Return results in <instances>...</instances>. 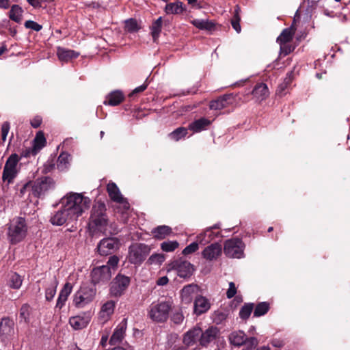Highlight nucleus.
Listing matches in <instances>:
<instances>
[{
    "mask_svg": "<svg viewBox=\"0 0 350 350\" xmlns=\"http://www.w3.org/2000/svg\"><path fill=\"white\" fill-rule=\"evenodd\" d=\"M91 203L88 197L75 192L66 193L59 202L75 221L90 208Z\"/></svg>",
    "mask_w": 350,
    "mask_h": 350,
    "instance_id": "obj_1",
    "label": "nucleus"
},
{
    "mask_svg": "<svg viewBox=\"0 0 350 350\" xmlns=\"http://www.w3.org/2000/svg\"><path fill=\"white\" fill-rule=\"evenodd\" d=\"M55 183L53 178L49 176H43L36 179L33 182L26 183L21 189V193L24 194L27 191H31L33 196L40 198L48 191L53 189Z\"/></svg>",
    "mask_w": 350,
    "mask_h": 350,
    "instance_id": "obj_2",
    "label": "nucleus"
},
{
    "mask_svg": "<svg viewBox=\"0 0 350 350\" xmlns=\"http://www.w3.org/2000/svg\"><path fill=\"white\" fill-rule=\"evenodd\" d=\"M172 304L169 301H159L152 303L148 308V317L154 322L163 323L169 317Z\"/></svg>",
    "mask_w": 350,
    "mask_h": 350,
    "instance_id": "obj_3",
    "label": "nucleus"
},
{
    "mask_svg": "<svg viewBox=\"0 0 350 350\" xmlns=\"http://www.w3.org/2000/svg\"><path fill=\"white\" fill-rule=\"evenodd\" d=\"M27 232L25 219L21 217H15L9 225L8 239L11 244H16L25 238Z\"/></svg>",
    "mask_w": 350,
    "mask_h": 350,
    "instance_id": "obj_4",
    "label": "nucleus"
},
{
    "mask_svg": "<svg viewBox=\"0 0 350 350\" xmlns=\"http://www.w3.org/2000/svg\"><path fill=\"white\" fill-rule=\"evenodd\" d=\"M96 290L88 285H82L75 293L73 304L77 308H83L95 298Z\"/></svg>",
    "mask_w": 350,
    "mask_h": 350,
    "instance_id": "obj_5",
    "label": "nucleus"
},
{
    "mask_svg": "<svg viewBox=\"0 0 350 350\" xmlns=\"http://www.w3.org/2000/svg\"><path fill=\"white\" fill-rule=\"evenodd\" d=\"M19 157L16 154H11L7 159L2 174V179L8 185L12 183L19 172Z\"/></svg>",
    "mask_w": 350,
    "mask_h": 350,
    "instance_id": "obj_6",
    "label": "nucleus"
},
{
    "mask_svg": "<svg viewBox=\"0 0 350 350\" xmlns=\"http://www.w3.org/2000/svg\"><path fill=\"white\" fill-rule=\"evenodd\" d=\"M193 266L187 260L181 258L172 260L167 265V272L174 271L180 278H189L193 272Z\"/></svg>",
    "mask_w": 350,
    "mask_h": 350,
    "instance_id": "obj_7",
    "label": "nucleus"
},
{
    "mask_svg": "<svg viewBox=\"0 0 350 350\" xmlns=\"http://www.w3.org/2000/svg\"><path fill=\"white\" fill-rule=\"evenodd\" d=\"M150 252L148 245L144 243H134L129 248V261L134 265H139Z\"/></svg>",
    "mask_w": 350,
    "mask_h": 350,
    "instance_id": "obj_8",
    "label": "nucleus"
},
{
    "mask_svg": "<svg viewBox=\"0 0 350 350\" xmlns=\"http://www.w3.org/2000/svg\"><path fill=\"white\" fill-rule=\"evenodd\" d=\"M244 243L239 238L228 239L224 243V254L230 258H241L244 255Z\"/></svg>",
    "mask_w": 350,
    "mask_h": 350,
    "instance_id": "obj_9",
    "label": "nucleus"
},
{
    "mask_svg": "<svg viewBox=\"0 0 350 350\" xmlns=\"http://www.w3.org/2000/svg\"><path fill=\"white\" fill-rule=\"evenodd\" d=\"M105 211V205L102 202L96 203L92 208L90 219L92 222L98 228H101L107 224V219Z\"/></svg>",
    "mask_w": 350,
    "mask_h": 350,
    "instance_id": "obj_10",
    "label": "nucleus"
},
{
    "mask_svg": "<svg viewBox=\"0 0 350 350\" xmlns=\"http://www.w3.org/2000/svg\"><path fill=\"white\" fill-rule=\"evenodd\" d=\"M111 275L112 273L109 268L104 265L94 268L91 272L92 282L94 284L107 282L111 279Z\"/></svg>",
    "mask_w": 350,
    "mask_h": 350,
    "instance_id": "obj_11",
    "label": "nucleus"
},
{
    "mask_svg": "<svg viewBox=\"0 0 350 350\" xmlns=\"http://www.w3.org/2000/svg\"><path fill=\"white\" fill-rule=\"evenodd\" d=\"M130 283L129 277L118 275L111 284L110 293L112 296L119 297L126 289Z\"/></svg>",
    "mask_w": 350,
    "mask_h": 350,
    "instance_id": "obj_12",
    "label": "nucleus"
},
{
    "mask_svg": "<svg viewBox=\"0 0 350 350\" xmlns=\"http://www.w3.org/2000/svg\"><path fill=\"white\" fill-rule=\"evenodd\" d=\"M75 221L66 208L62 205L57 211L51 214L50 222L53 226H62L66 223H70Z\"/></svg>",
    "mask_w": 350,
    "mask_h": 350,
    "instance_id": "obj_13",
    "label": "nucleus"
},
{
    "mask_svg": "<svg viewBox=\"0 0 350 350\" xmlns=\"http://www.w3.org/2000/svg\"><path fill=\"white\" fill-rule=\"evenodd\" d=\"M119 247V241L116 238H105L102 239L97 247L98 253L107 256Z\"/></svg>",
    "mask_w": 350,
    "mask_h": 350,
    "instance_id": "obj_14",
    "label": "nucleus"
},
{
    "mask_svg": "<svg viewBox=\"0 0 350 350\" xmlns=\"http://www.w3.org/2000/svg\"><path fill=\"white\" fill-rule=\"evenodd\" d=\"M14 334V323L9 319H3L0 323V338L7 345Z\"/></svg>",
    "mask_w": 350,
    "mask_h": 350,
    "instance_id": "obj_15",
    "label": "nucleus"
},
{
    "mask_svg": "<svg viewBox=\"0 0 350 350\" xmlns=\"http://www.w3.org/2000/svg\"><path fill=\"white\" fill-rule=\"evenodd\" d=\"M107 190L110 198L122 205L124 210L129 208V204L121 194L119 188L114 183H109L107 186Z\"/></svg>",
    "mask_w": 350,
    "mask_h": 350,
    "instance_id": "obj_16",
    "label": "nucleus"
},
{
    "mask_svg": "<svg viewBox=\"0 0 350 350\" xmlns=\"http://www.w3.org/2000/svg\"><path fill=\"white\" fill-rule=\"evenodd\" d=\"M219 334V329L215 326L209 327L204 332L201 329L200 344L203 347H206L210 343L215 341Z\"/></svg>",
    "mask_w": 350,
    "mask_h": 350,
    "instance_id": "obj_17",
    "label": "nucleus"
},
{
    "mask_svg": "<svg viewBox=\"0 0 350 350\" xmlns=\"http://www.w3.org/2000/svg\"><path fill=\"white\" fill-rule=\"evenodd\" d=\"M199 286L196 284H190L185 286L180 292L182 303L191 304L194 297L198 296Z\"/></svg>",
    "mask_w": 350,
    "mask_h": 350,
    "instance_id": "obj_18",
    "label": "nucleus"
},
{
    "mask_svg": "<svg viewBox=\"0 0 350 350\" xmlns=\"http://www.w3.org/2000/svg\"><path fill=\"white\" fill-rule=\"evenodd\" d=\"M116 306L115 301L109 300L104 303L98 314V319L101 324L107 323L114 312Z\"/></svg>",
    "mask_w": 350,
    "mask_h": 350,
    "instance_id": "obj_19",
    "label": "nucleus"
},
{
    "mask_svg": "<svg viewBox=\"0 0 350 350\" xmlns=\"http://www.w3.org/2000/svg\"><path fill=\"white\" fill-rule=\"evenodd\" d=\"M219 226L215 224L210 228H206L203 232L199 234L197 237V241L201 245H206L213 241L216 237L220 236L219 231L215 232L214 230L219 229Z\"/></svg>",
    "mask_w": 350,
    "mask_h": 350,
    "instance_id": "obj_20",
    "label": "nucleus"
},
{
    "mask_svg": "<svg viewBox=\"0 0 350 350\" xmlns=\"http://www.w3.org/2000/svg\"><path fill=\"white\" fill-rule=\"evenodd\" d=\"M126 328L127 319L124 318L114 329V332L109 340V344L111 345H115L121 342L125 336Z\"/></svg>",
    "mask_w": 350,
    "mask_h": 350,
    "instance_id": "obj_21",
    "label": "nucleus"
},
{
    "mask_svg": "<svg viewBox=\"0 0 350 350\" xmlns=\"http://www.w3.org/2000/svg\"><path fill=\"white\" fill-rule=\"evenodd\" d=\"M91 317L88 313L82 315L72 317L69 319V324L75 330L82 329L88 326L90 322Z\"/></svg>",
    "mask_w": 350,
    "mask_h": 350,
    "instance_id": "obj_22",
    "label": "nucleus"
},
{
    "mask_svg": "<svg viewBox=\"0 0 350 350\" xmlns=\"http://www.w3.org/2000/svg\"><path fill=\"white\" fill-rule=\"evenodd\" d=\"M221 254V245L217 243L207 246L202 252L203 258L210 261L217 259Z\"/></svg>",
    "mask_w": 350,
    "mask_h": 350,
    "instance_id": "obj_23",
    "label": "nucleus"
},
{
    "mask_svg": "<svg viewBox=\"0 0 350 350\" xmlns=\"http://www.w3.org/2000/svg\"><path fill=\"white\" fill-rule=\"evenodd\" d=\"M211 307V304L205 297L198 295L196 297L193 304V312L196 315H200L207 312Z\"/></svg>",
    "mask_w": 350,
    "mask_h": 350,
    "instance_id": "obj_24",
    "label": "nucleus"
},
{
    "mask_svg": "<svg viewBox=\"0 0 350 350\" xmlns=\"http://www.w3.org/2000/svg\"><path fill=\"white\" fill-rule=\"evenodd\" d=\"M201 328L195 327L187 331L183 337V342L187 346L194 345L197 341L200 342Z\"/></svg>",
    "mask_w": 350,
    "mask_h": 350,
    "instance_id": "obj_25",
    "label": "nucleus"
},
{
    "mask_svg": "<svg viewBox=\"0 0 350 350\" xmlns=\"http://www.w3.org/2000/svg\"><path fill=\"white\" fill-rule=\"evenodd\" d=\"M57 55L61 62H68L72 59L77 58L79 55V53L71 49L58 47L57 49Z\"/></svg>",
    "mask_w": 350,
    "mask_h": 350,
    "instance_id": "obj_26",
    "label": "nucleus"
},
{
    "mask_svg": "<svg viewBox=\"0 0 350 350\" xmlns=\"http://www.w3.org/2000/svg\"><path fill=\"white\" fill-rule=\"evenodd\" d=\"M72 286L67 282L64 284L63 288L61 290L56 303V308L62 309L68 299L69 295L71 293Z\"/></svg>",
    "mask_w": 350,
    "mask_h": 350,
    "instance_id": "obj_27",
    "label": "nucleus"
},
{
    "mask_svg": "<svg viewBox=\"0 0 350 350\" xmlns=\"http://www.w3.org/2000/svg\"><path fill=\"white\" fill-rule=\"evenodd\" d=\"M252 94L257 101H262L269 96V90L265 83H260L254 87Z\"/></svg>",
    "mask_w": 350,
    "mask_h": 350,
    "instance_id": "obj_28",
    "label": "nucleus"
},
{
    "mask_svg": "<svg viewBox=\"0 0 350 350\" xmlns=\"http://www.w3.org/2000/svg\"><path fill=\"white\" fill-rule=\"evenodd\" d=\"M211 123V122L209 120L205 118H201L190 123L188 128L189 130L192 131L193 133H199L205 130Z\"/></svg>",
    "mask_w": 350,
    "mask_h": 350,
    "instance_id": "obj_29",
    "label": "nucleus"
},
{
    "mask_svg": "<svg viewBox=\"0 0 350 350\" xmlns=\"http://www.w3.org/2000/svg\"><path fill=\"white\" fill-rule=\"evenodd\" d=\"M172 233V228L165 225L159 226L152 230L154 238L157 239H164Z\"/></svg>",
    "mask_w": 350,
    "mask_h": 350,
    "instance_id": "obj_30",
    "label": "nucleus"
},
{
    "mask_svg": "<svg viewBox=\"0 0 350 350\" xmlns=\"http://www.w3.org/2000/svg\"><path fill=\"white\" fill-rule=\"evenodd\" d=\"M232 99L230 95H224L219 97L215 100H213L210 103V108L214 110H221L226 107Z\"/></svg>",
    "mask_w": 350,
    "mask_h": 350,
    "instance_id": "obj_31",
    "label": "nucleus"
},
{
    "mask_svg": "<svg viewBox=\"0 0 350 350\" xmlns=\"http://www.w3.org/2000/svg\"><path fill=\"white\" fill-rule=\"evenodd\" d=\"M229 340L234 346H241L246 342L247 337L243 332L234 331L230 334Z\"/></svg>",
    "mask_w": 350,
    "mask_h": 350,
    "instance_id": "obj_32",
    "label": "nucleus"
},
{
    "mask_svg": "<svg viewBox=\"0 0 350 350\" xmlns=\"http://www.w3.org/2000/svg\"><path fill=\"white\" fill-rule=\"evenodd\" d=\"M124 99V95L120 91H114L110 93L106 100L104 101V104L109 105L111 106H116L119 105Z\"/></svg>",
    "mask_w": 350,
    "mask_h": 350,
    "instance_id": "obj_33",
    "label": "nucleus"
},
{
    "mask_svg": "<svg viewBox=\"0 0 350 350\" xmlns=\"http://www.w3.org/2000/svg\"><path fill=\"white\" fill-rule=\"evenodd\" d=\"M70 155L66 152H62L58 157L57 161V167L59 171H65L70 166Z\"/></svg>",
    "mask_w": 350,
    "mask_h": 350,
    "instance_id": "obj_34",
    "label": "nucleus"
},
{
    "mask_svg": "<svg viewBox=\"0 0 350 350\" xmlns=\"http://www.w3.org/2000/svg\"><path fill=\"white\" fill-rule=\"evenodd\" d=\"M294 33L295 29L292 27L284 29L277 38V42L279 44L289 42L293 39Z\"/></svg>",
    "mask_w": 350,
    "mask_h": 350,
    "instance_id": "obj_35",
    "label": "nucleus"
},
{
    "mask_svg": "<svg viewBox=\"0 0 350 350\" xmlns=\"http://www.w3.org/2000/svg\"><path fill=\"white\" fill-rule=\"evenodd\" d=\"M23 13V10L21 6L13 5L10 10L9 17L12 21L19 23L22 21Z\"/></svg>",
    "mask_w": 350,
    "mask_h": 350,
    "instance_id": "obj_36",
    "label": "nucleus"
},
{
    "mask_svg": "<svg viewBox=\"0 0 350 350\" xmlns=\"http://www.w3.org/2000/svg\"><path fill=\"white\" fill-rule=\"evenodd\" d=\"M240 11H241L240 7L238 5H237L234 7V15L231 20L232 26L233 29L237 33H240L241 30V25H240V20H241L240 16H239Z\"/></svg>",
    "mask_w": 350,
    "mask_h": 350,
    "instance_id": "obj_37",
    "label": "nucleus"
},
{
    "mask_svg": "<svg viewBox=\"0 0 350 350\" xmlns=\"http://www.w3.org/2000/svg\"><path fill=\"white\" fill-rule=\"evenodd\" d=\"M46 139L42 131L37 133L33 140V150L37 152L45 146Z\"/></svg>",
    "mask_w": 350,
    "mask_h": 350,
    "instance_id": "obj_38",
    "label": "nucleus"
},
{
    "mask_svg": "<svg viewBox=\"0 0 350 350\" xmlns=\"http://www.w3.org/2000/svg\"><path fill=\"white\" fill-rule=\"evenodd\" d=\"M162 27V17L158 18L151 26V33L154 41L159 38Z\"/></svg>",
    "mask_w": 350,
    "mask_h": 350,
    "instance_id": "obj_39",
    "label": "nucleus"
},
{
    "mask_svg": "<svg viewBox=\"0 0 350 350\" xmlns=\"http://www.w3.org/2000/svg\"><path fill=\"white\" fill-rule=\"evenodd\" d=\"M23 279L20 275L13 273L10 275L9 279V286L14 289H18L22 285Z\"/></svg>",
    "mask_w": 350,
    "mask_h": 350,
    "instance_id": "obj_40",
    "label": "nucleus"
},
{
    "mask_svg": "<svg viewBox=\"0 0 350 350\" xmlns=\"http://www.w3.org/2000/svg\"><path fill=\"white\" fill-rule=\"evenodd\" d=\"M182 3L177 1L175 3H168L165 6V12L170 14H179L183 11Z\"/></svg>",
    "mask_w": 350,
    "mask_h": 350,
    "instance_id": "obj_41",
    "label": "nucleus"
},
{
    "mask_svg": "<svg viewBox=\"0 0 350 350\" xmlns=\"http://www.w3.org/2000/svg\"><path fill=\"white\" fill-rule=\"evenodd\" d=\"M191 23L200 29L211 30L213 27V24L206 20L195 19L193 20Z\"/></svg>",
    "mask_w": 350,
    "mask_h": 350,
    "instance_id": "obj_42",
    "label": "nucleus"
},
{
    "mask_svg": "<svg viewBox=\"0 0 350 350\" xmlns=\"http://www.w3.org/2000/svg\"><path fill=\"white\" fill-rule=\"evenodd\" d=\"M165 257L163 254L155 253L152 254L147 260V264L152 265H161L165 260Z\"/></svg>",
    "mask_w": 350,
    "mask_h": 350,
    "instance_id": "obj_43",
    "label": "nucleus"
},
{
    "mask_svg": "<svg viewBox=\"0 0 350 350\" xmlns=\"http://www.w3.org/2000/svg\"><path fill=\"white\" fill-rule=\"evenodd\" d=\"M179 246V243L176 241H163L161 244V248L163 252H172L177 249Z\"/></svg>",
    "mask_w": 350,
    "mask_h": 350,
    "instance_id": "obj_44",
    "label": "nucleus"
},
{
    "mask_svg": "<svg viewBox=\"0 0 350 350\" xmlns=\"http://www.w3.org/2000/svg\"><path fill=\"white\" fill-rule=\"evenodd\" d=\"M269 309V305L267 302L259 303L255 308L254 316L258 317L265 314Z\"/></svg>",
    "mask_w": 350,
    "mask_h": 350,
    "instance_id": "obj_45",
    "label": "nucleus"
},
{
    "mask_svg": "<svg viewBox=\"0 0 350 350\" xmlns=\"http://www.w3.org/2000/svg\"><path fill=\"white\" fill-rule=\"evenodd\" d=\"M187 134V129L179 127L169 134V137L175 141H178Z\"/></svg>",
    "mask_w": 350,
    "mask_h": 350,
    "instance_id": "obj_46",
    "label": "nucleus"
},
{
    "mask_svg": "<svg viewBox=\"0 0 350 350\" xmlns=\"http://www.w3.org/2000/svg\"><path fill=\"white\" fill-rule=\"evenodd\" d=\"M254 309L253 304H245L239 311V317L242 319H247L250 316L252 310Z\"/></svg>",
    "mask_w": 350,
    "mask_h": 350,
    "instance_id": "obj_47",
    "label": "nucleus"
},
{
    "mask_svg": "<svg viewBox=\"0 0 350 350\" xmlns=\"http://www.w3.org/2000/svg\"><path fill=\"white\" fill-rule=\"evenodd\" d=\"M57 284L55 281H54L50 286H49L46 289L45 292V297L46 299L48 301H51L53 299L56 294V288H57Z\"/></svg>",
    "mask_w": 350,
    "mask_h": 350,
    "instance_id": "obj_48",
    "label": "nucleus"
},
{
    "mask_svg": "<svg viewBox=\"0 0 350 350\" xmlns=\"http://www.w3.org/2000/svg\"><path fill=\"white\" fill-rule=\"evenodd\" d=\"M119 258L117 256H111L109 257L107 265H104L105 267H108L111 273H113L118 267L119 262Z\"/></svg>",
    "mask_w": 350,
    "mask_h": 350,
    "instance_id": "obj_49",
    "label": "nucleus"
},
{
    "mask_svg": "<svg viewBox=\"0 0 350 350\" xmlns=\"http://www.w3.org/2000/svg\"><path fill=\"white\" fill-rule=\"evenodd\" d=\"M200 243L196 241L187 245L182 252L185 256L194 253L198 250V245Z\"/></svg>",
    "mask_w": 350,
    "mask_h": 350,
    "instance_id": "obj_50",
    "label": "nucleus"
},
{
    "mask_svg": "<svg viewBox=\"0 0 350 350\" xmlns=\"http://www.w3.org/2000/svg\"><path fill=\"white\" fill-rule=\"evenodd\" d=\"M184 315L181 310L175 311L172 315V321L175 324H180L184 320Z\"/></svg>",
    "mask_w": 350,
    "mask_h": 350,
    "instance_id": "obj_51",
    "label": "nucleus"
},
{
    "mask_svg": "<svg viewBox=\"0 0 350 350\" xmlns=\"http://www.w3.org/2000/svg\"><path fill=\"white\" fill-rule=\"evenodd\" d=\"M25 27L27 29H31L32 30H34L36 31H39L42 29V27L40 24L37 23L35 21H27L25 23Z\"/></svg>",
    "mask_w": 350,
    "mask_h": 350,
    "instance_id": "obj_52",
    "label": "nucleus"
},
{
    "mask_svg": "<svg viewBox=\"0 0 350 350\" xmlns=\"http://www.w3.org/2000/svg\"><path fill=\"white\" fill-rule=\"evenodd\" d=\"M29 311H30V308L27 304H24L22 306L21 310H20V317L25 322H27L28 321Z\"/></svg>",
    "mask_w": 350,
    "mask_h": 350,
    "instance_id": "obj_53",
    "label": "nucleus"
},
{
    "mask_svg": "<svg viewBox=\"0 0 350 350\" xmlns=\"http://www.w3.org/2000/svg\"><path fill=\"white\" fill-rule=\"evenodd\" d=\"M125 27L129 31H135L137 29V23L135 20L131 18L126 21Z\"/></svg>",
    "mask_w": 350,
    "mask_h": 350,
    "instance_id": "obj_54",
    "label": "nucleus"
},
{
    "mask_svg": "<svg viewBox=\"0 0 350 350\" xmlns=\"http://www.w3.org/2000/svg\"><path fill=\"white\" fill-rule=\"evenodd\" d=\"M237 293V288L234 282L229 283V288L226 292V296L228 299L232 298Z\"/></svg>",
    "mask_w": 350,
    "mask_h": 350,
    "instance_id": "obj_55",
    "label": "nucleus"
},
{
    "mask_svg": "<svg viewBox=\"0 0 350 350\" xmlns=\"http://www.w3.org/2000/svg\"><path fill=\"white\" fill-rule=\"evenodd\" d=\"M10 123L8 122H5L1 126V137L2 139L5 141L7 138L8 134L10 131Z\"/></svg>",
    "mask_w": 350,
    "mask_h": 350,
    "instance_id": "obj_56",
    "label": "nucleus"
},
{
    "mask_svg": "<svg viewBox=\"0 0 350 350\" xmlns=\"http://www.w3.org/2000/svg\"><path fill=\"white\" fill-rule=\"evenodd\" d=\"M280 53L284 55H286L289 54L292 51L291 46H288L287 43L286 44H280Z\"/></svg>",
    "mask_w": 350,
    "mask_h": 350,
    "instance_id": "obj_57",
    "label": "nucleus"
},
{
    "mask_svg": "<svg viewBox=\"0 0 350 350\" xmlns=\"http://www.w3.org/2000/svg\"><path fill=\"white\" fill-rule=\"evenodd\" d=\"M42 118L39 116H35L31 121V124L33 128H38L42 123Z\"/></svg>",
    "mask_w": 350,
    "mask_h": 350,
    "instance_id": "obj_58",
    "label": "nucleus"
},
{
    "mask_svg": "<svg viewBox=\"0 0 350 350\" xmlns=\"http://www.w3.org/2000/svg\"><path fill=\"white\" fill-rule=\"evenodd\" d=\"M147 87H148V83H146V81L144 84L135 88L134 90L133 91V92L131 94V95L144 92L147 88Z\"/></svg>",
    "mask_w": 350,
    "mask_h": 350,
    "instance_id": "obj_59",
    "label": "nucleus"
},
{
    "mask_svg": "<svg viewBox=\"0 0 350 350\" xmlns=\"http://www.w3.org/2000/svg\"><path fill=\"white\" fill-rule=\"evenodd\" d=\"M168 281L169 280L167 276H163L157 280V284L159 286H164L167 284Z\"/></svg>",
    "mask_w": 350,
    "mask_h": 350,
    "instance_id": "obj_60",
    "label": "nucleus"
},
{
    "mask_svg": "<svg viewBox=\"0 0 350 350\" xmlns=\"http://www.w3.org/2000/svg\"><path fill=\"white\" fill-rule=\"evenodd\" d=\"M291 82L290 77L286 78L284 80V84H281L278 90V92H281L282 91L284 90L285 88Z\"/></svg>",
    "mask_w": 350,
    "mask_h": 350,
    "instance_id": "obj_61",
    "label": "nucleus"
},
{
    "mask_svg": "<svg viewBox=\"0 0 350 350\" xmlns=\"http://www.w3.org/2000/svg\"><path fill=\"white\" fill-rule=\"evenodd\" d=\"M246 342L251 347H256L258 344L257 339L254 337L247 338Z\"/></svg>",
    "mask_w": 350,
    "mask_h": 350,
    "instance_id": "obj_62",
    "label": "nucleus"
},
{
    "mask_svg": "<svg viewBox=\"0 0 350 350\" xmlns=\"http://www.w3.org/2000/svg\"><path fill=\"white\" fill-rule=\"evenodd\" d=\"M10 6V0H0V8L7 9Z\"/></svg>",
    "mask_w": 350,
    "mask_h": 350,
    "instance_id": "obj_63",
    "label": "nucleus"
},
{
    "mask_svg": "<svg viewBox=\"0 0 350 350\" xmlns=\"http://www.w3.org/2000/svg\"><path fill=\"white\" fill-rule=\"evenodd\" d=\"M27 1L33 8L40 7V0H27Z\"/></svg>",
    "mask_w": 350,
    "mask_h": 350,
    "instance_id": "obj_64",
    "label": "nucleus"
}]
</instances>
